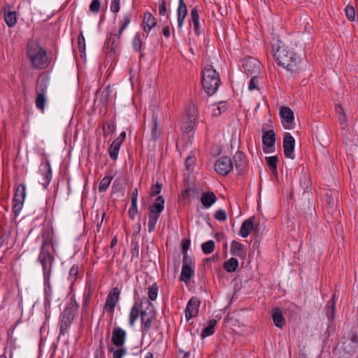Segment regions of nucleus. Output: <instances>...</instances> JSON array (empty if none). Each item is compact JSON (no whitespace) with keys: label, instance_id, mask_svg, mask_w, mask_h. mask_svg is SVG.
<instances>
[{"label":"nucleus","instance_id":"nucleus-1","mask_svg":"<svg viewBox=\"0 0 358 358\" xmlns=\"http://www.w3.org/2000/svg\"><path fill=\"white\" fill-rule=\"evenodd\" d=\"M274 57L278 65L293 72L297 69V61L294 51L280 40H277L273 45Z\"/></svg>","mask_w":358,"mask_h":358},{"label":"nucleus","instance_id":"nucleus-2","mask_svg":"<svg viewBox=\"0 0 358 358\" xmlns=\"http://www.w3.org/2000/svg\"><path fill=\"white\" fill-rule=\"evenodd\" d=\"M220 76L212 66L205 67L203 71L202 85L208 95H213L220 86Z\"/></svg>","mask_w":358,"mask_h":358},{"label":"nucleus","instance_id":"nucleus-3","mask_svg":"<svg viewBox=\"0 0 358 358\" xmlns=\"http://www.w3.org/2000/svg\"><path fill=\"white\" fill-rule=\"evenodd\" d=\"M28 56L33 65L38 68H44L47 64L46 53L36 43H30L27 48Z\"/></svg>","mask_w":358,"mask_h":358},{"label":"nucleus","instance_id":"nucleus-4","mask_svg":"<svg viewBox=\"0 0 358 358\" xmlns=\"http://www.w3.org/2000/svg\"><path fill=\"white\" fill-rule=\"evenodd\" d=\"M164 208V199L162 196H159L155 203L149 208L148 227V232L152 233L155 229L156 223L161 213Z\"/></svg>","mask_w":358,"mask_h":358},{"label":"nucleus","instance_id":"nucleus-5","mask_svg":"<svg viewBox=\"0 0 358 358\" xmlns=\"http://www.w3.org/2000/svg\"><path fill=\"white\" fill-rule=\"evenodd\" d=\"M197 115L198 110L196 105L193 103H189L181 125V128L185 132H189L194 129Z\"/></svg>","mask_w":358,"mask_h":358},{"label":"nucleus","instance_id":"nucleus-6","mask_svg":"<svg viewBox=\"0 0 358 358\" xmlns=\"http://www.w3.org/2000/svg\"><path fill=\"white\" fill-rule=\"evenodd\" d=\"M47 246H49V243L45 241L41 247V254L38 257V260L42 265L43 274L45 278L48 277L50 275L53 262L52 256L50 254L49 251L46 250Z\"/></svg>","mask_w":358,"mask_h":358},{"label":"nucleus","instance_id":"nucleus-7","mask_svg":"<svg viewBox=\"0 0 358 358\" xmlns=\"http://www.w3.org/2000/svg\"><path fill=\"white\" fill-rule=\"evenodd\" d=\"M26 196V186L24 184L18 185L15 189V193L13 198V211L15 216L20 213L24 199Z\"/></svg>","mask_w":358,"mask_h":358},{"label":"nucleus","instance_id":"nucleus-8","mask_svg":"<svg viewBox=\"0 0 358 358\" xmlns=\"http://www.w3.org/2000/svg\"><path fill=\"white\" fill-rule=\"evenodd\" d=\"M141 317L142 321L141 331L143 338H144L147 334L150 335L151 324L152 320L155 317V314L152 308L150 307L141 311Z\"/></svg>","mask_w":358,"mask_h":358},{"label":"nucleus","instance_id":"nucleus-9","mask_svg":"<svg viewBox=\"0 0 358 358\" xmlns=\"http://www.w3.org/2000/svg\"><path fill=\"white\" fill-rule=\"evenodd\" d=\"M233 169L231 159L229 157L219 158L215 164V171L222 176L227 175Z\"/></svg>","mask_w":358,"mask_h":358},{"label":"nucleus","instance_id":"nucleus-10","mask_svg":"<svg viewBox=\"0 0 358 358\" xmlns=\"http://www.w3.org/2000/svg\"><path fill=\"white\" fill-rule=\"evenodd\" d=\"M243 67L245 73L250 76H257L260 72V62L255 58L245 59Z\"/></svg>","mask_w":358,"mask_h":358},{"label":"nucleus","instance_id":"nucleus-11","mask_svg":"<svg viewBox=\"0 0 358 358\" xmlns=\"http://www.w3.org/2000/svg\"><path fill=\"white\" fill-rule=\"evenodd\" d=\"M280 115L283 127L286 129H292L294 127V113L289 107H282Z\"/></svg>","mask_w":358,"mask_h":358},{"label":"nucleus","instance_id":"nucleus-12","mask_svg":"<svg viewBox=\"0 0 358 358\" xmlns=\"http://www.w3.org/2000/svg\"><path fill=\"white\" fill-rule=\"evenodd\" d=\"M73 307H67L64 311L60 324V334L64 335L71 324L75 317Z\"/></svg>","mask_w":358,"mask_h":358},{"label":"nucleus","instance_id":"nucleus-13","mask_svg":"<svg viewBox=\"0 0 358 358\" xmlns=\"http://www.w3.org/2000/svg\"><path fill=\"white\" fill-rule=\"evenodd\" d=\"M295 146V140L288 132L284 134L283 148L286 157L293 159L294 158V149Z\"/></svg>","mask_w":358,"mask_h":358},{"label":"nucleus","instance_id":"nucleus-14","mask_svg":"<svg viewBox=\"0 0 358 358\" xmlns=\"http://www.w3.org/2000/svg\"><path fill=\"white\" fill-rule=\"evenodd\" d=\"M200 306V301L196 297L190 299L185 309V317L187 320H189L192 317L197 315L199 313V308Z\"/></svg>","mask_w":358,"mask_h":358},{"label":"nucleus","instance_id":"nucleus-15","mask_svg":"<svg viewBox=\"0 0 358 358\" xmlns=\"http://www.w3.org/2000/svg\"><path fill=\"white\" fill-rule=\"evenodd\" d=\"M127 333L120 327H115L112 332L111 342L116 347H122L126 341Z\"/></svg>","mask_w":358,"mask_h":358},{"label":"nucleus","instance_id":"nucleus-16","mask_svg":"<svg viewBox=\"0 0 358 358\" xmlns=\"http://www.w3.org/2000/svg\"><path fill=\"white\" fill-rule=\"evenodd\" d=\"M262 141L264 145V150L265 152H273V148L275 142V136L273 130H268L264 132Z\"/></svg>","mask_w":358,"mask_h":358},{"label":"nucleus","instance_id":"nucleus-17","mask_svg":"<svg viewBox=\"0 0 358 358\" xmlns=\"http://www.w3.org/2000/svg\"><path fill=\"white\" fill-rule=\"evenodd\" d=\"M120 291L118 288H114L113 292H110L106 299L104 309L107 312H112L116 306L119 299Z\"/></svg>","mask_w":358,"mask_h":358},{"label":"nucleus","instance_id":"nucleus-18","mask_svg":"<svg viewBox=\"0 0 358 358\" xmlns=\"http://www.w3.org/2000/svg\"><path fill=\"white\" fill-rule=\"evenodd\" d=\"M120 36L119 34H112L106 44V50L108 54L113 55L116 52L120 45Z\"/></svg>","mask_w":358,"mask_h":358},{"label":"nucleus","instance_id":"nucleus-19","mask_svg":"<svg viewBox=\"0 0 358 358\" xmlns=\"http://www.w3.org/2000/svg\"><path fill=\"white\" fill-rule=\"evenodd\" d=\"M187 14V9L185 3L184 2L183 0H179V5L177 10V26L179 29H182Z\"/></svg>","mask_w":358,"mask_h":358},{"label":"nucleus","instance_id":"nucleus-20","mask_svg":"<svg viewBox=\"0 0 358 358\" xmlns=\"http://www.w3.org/2000/svg\"><path fill=\"white\" fill-rule=\"evenodd\" d=\"M156 20L154 16L149 12H146L143 16V35L148 37L149 31L156 25Z\"/></svg>","mask_w":358,"mask_h":358},{"label":"nucleus","instance_id":"nucleus-21","mask_svg":"<svg viewBox=\"0 0 358 358\" xmlns=\"http://www.w3.org/2000/svg\"><path fill=\"white\" fill-rule=\"evenodd\" d=\"M41 171H43L42 175L43 176V178L41 181L39 180V182L43 186V187H46L51 180V169L50 164L47 162L42 164Z\"/></svg>","mask_w":358,"mask_h":358},{"label":"nucleus","instance_id":"nucleus-22","mask_svg":"<svg viewBox=\"0 0 358 358\" xmlns=\"http://www.w3.org/2000/svg\"><path fill=\"white\" fill-rule=\"evenodd\" d=\"M231 252L234 256L244 257L246 255V250L243 244L233 241L231 243Z\"/></svg>","mask_w":358,"mask_h":358},{"label":"nucleus","instance_id":"nucleus-23","mask_svg":"<svg viewBox=\"0 0 358 358\" xmlns=\"http://www.w3.org/2000/svg\"><path fill=\"white\" fill-rule=\"evenodd\" d=\"M254 220L255 218L252 217L243 222L240 229V234L243 237L245 238L250 234L254 227Z\"/></svg>","mask_w":358,"mask_h":358},{"label":"nucleus","instance_id":"nucleus-24","mask_svg":"<svg viewBox=\"0 0 358 358\" xmlns=\"http://www.w3.org/2000/svg\"><path fill=\"white\" fill-rule=\"evenodd\" d=\"M234 160L235 166L237 169L241 171L245 169L247 166V161L243 152H237L234 157Z\"/></svg>","mask_w":358,"mask_h":358},{"label":"nucleus","instance_id":"nucleus-25","mask_svg":"<svg viewBox=\"0 0 358 358\" xmlns=\"http://www.w3.org/2000/svg\"><path fill=\"white\" fill-rule=\"evenodd\" d=\"M216 196L212 192H205L201 197V201L204 208H210L215 201Z\"/></svg>","mask_w":358,"mask_h":358},{"label":"nucleus","instance_id":"nucleus-26","mask_svg":"<svg viewBox=\"0 0 358 358\" xmlns=\"http://www.w3.org/2000/svg\"><path fill=\"white\" fill-rule=\"evenodd\" d=\"M48 81L49 79L45 76L39 77L36 87V93L45 95L48 87Z\"/></svg>","mask_w":358,"mask_h":358},{"label":"nucleus","instance_id":"nucleus-27","mask_svg":"<svg viewBox=\"0 0 358 358\" xmlns=\"http://www.w3.org/2000/svg\"><path fill=\"white\" fill-rule=\"evenodd\" d=\"M193 266L190 264L182 265L180 280L187 282L190 280L193 274Z\"/></svg>","mask_w":358,"mask_h":358},{"label":"nucleus","instance_id":"nucleus-28","mask_svg":"<svg viewBox=\"0 0 358 358\" xmlns=\"http://www.w3.org/2000/svg\"><path fill=\"white\" fill-rule=\"evenodd\" d=\"M4 20L9 27L15 25L17 22V15L14 11H7L6 8H3Z\"/></svg>","mask_w":358,"mask_h":358},{"label":"nucleus","instance_id":"nucleus-29","mask_svg":"<svg viewBox=\"0 0 358 358\" xmlns=\"http://www.w3.org/2000/svg\"><path fill=\"white\" fill-rule=\"evenodd\" d=\"M191 20L192 22L194 31L197 35H199L200 31V22H199V15L198 13V10L196 8H194L191 10Z\"/></svg>","mask_w":358,"mask_h":358},{"label":"nucleus","instance_id":"nucleus-30","mask_svg":"<svg viewBox=\"0 0 358 358\" xmlns=\"http://www.w3.org/2000/svg\"><path fill=\"white\" fill-rule=\"evenodd\" d=\"M120 140H115L110 146L109 155L112 159L116 160L118 157L119 150L121 145Z\"/></svg>","mask_w":358,"mask_h":358},{"label":"nucleus","instance_id":"nucleus-31","mask_svg":"<svg viewBox=\"0 0 358 358\" xmlns=\"http://www.w3.org/2000/svg\"><path fill=\"white\" fill-rule=\"evenodd\" d=\"M358 345V336L352 335L350 340L344 342L343 347L344 350L347 352H352V349Z\"/></svg>","mask_w":358,"mask_h":358},{"label":"nucleus","instance_id":"nucleus-32","mask_svg":"<svg viewBox=\"0 0 358 358\" xmlns=\"http://www.w3.org/2000/svg\"><path fill=\"white\" fill-rule=\"evenodd\" d=\"M238 266V261L231 257L224 263V268L229 273L234 272Z\"/></svg>","mask_w":358,"mask_h":358},{"label":"nucleus","instance_id":"nucleus-33","mask_svg":"<svg viewBox=\"0 0 358 358\" xmlns=\"http://www.w3.org/2000/svg\"><path fill=\"white\" fill-rule=\"evenodd\" d=\"M272 317L275 326L282 327L285 324V318L283 317L282 313L278 309H275L273 311Z\"/></svg>","mask_w":358,"mask_h":358},{"label":"nucleus","instance_id":"nucleus-34","mask_svg":"<svg viewBox=\"0 0 358 358\" xmlns=\"http://www.w3.org/2000/svg\"><path fill=\"white\" fill-rule=\"evenodd\" d=\"M217 324L216 320H210L207 326L203 329L201 336L205 338L206 336H209L214 333V328L215 324Z\"/></svg>","mask_w":358,"mask_h":358},{"label":"nucleus","instance_id":"nucleus-35","mask_svg":"<svg viewBox=\"0 0 358 358\" xmlns=\"http://www.w3.org/2000/svg\"><path fill=\"white\" fill-rule=\"evenodd\" d=\"M46 96L45 95H43V94H36V97L35 100L36 106L37 108L43 112L45 109V105L46 103Z\"/></svg>","mask_w":358,"mask_h":358},{"label":"nucleus","instance_id":"nucleus-36","mask_svg":"<svg viewBox=\"0 0 358 358\" xmlns=\"http://www.w3.org/2000/svg\"><path fill=\"white\" fill-rule=\"evenodd\" d=\"M227 109V105L224 102H220L217 105H213L212 108V115L217 116Z\"/></svg>","mask_w":358,"mask_h":358},{"label":"nucleus","instance_id":"nucleus-37","mask_svg":"<svg viewBox=\"0 0 358 358\" xmlns=\"http://www.w3.org/2000/svg\"><path fill=\"white\" fill-rule=\"evenodd\" d=\"M139 315V310L138 306L135 304L132 308L131 309L130 313H129V324L131 326H134L135 322L138 319Z\"/></svg>","mask_w":358,"mask_h":358},{"label":"nucleus","instance_id":"nucleus-38","mask_svg":"<svg viewBox=\"0 0 358 358\" xmlns=\"http://www.w3.org/2000/svg\"><path fill=\"white\" fill-rule=\"evenodd\" d=\"M201 249L203 253L208 255L213 252L215 249V242L212 240L208 241L201 245Z\"/></svg>","mask_w":358,"mask_h":358},{"label":"nucleus","instance_id":"nucleus-39","mask_svg":"<svg viewBox=\"0 0 358 358\" xmlns=\"http://www.w3.org/2000/svg\"><path fill=\"white\" fill-rule=\"evenodd\" d=\"M335 311V301L334 299H331L327 303V316L329 318H334Z\"/></svg>","mask_w":358,"mask_h":358},{"label":"nucleus","instance_id":"nucleus-40","mask_svg":"<svg viewBox=\"0 0 358 358\" xmlns=\"http://www.w3.org/2000/svg\"><path fill=\"white\" fill-rule=\"evenodd\" d=\"M111 180L112 177L107 176L103 178L99 183V190L100 192H105L108 188Z\"/></svg>","mask_w":358,"mask_h":358},{"label":"nucleus","instance_id":"nucleus-41","mask_svg":"<svg viewBox=\"0 0 358 358\" xmlns=\"http://www.w3.org/2000/svg\"><path fill=\"white\" fill-rule=\"evenodd\" d=\"M159 124L157 122V120L156 117H152V136L155 139H157L159 137L160 131L158 129Z\"/></svg>","mask_w":358,"mask_h":358},{"label":"nucleus","instance_id":"nucleus-42","mask_svg":"<svg viewBox=\"0 0 358 358\" xmlns=\"http://www.w3.org/2000/svg\"><path fill=\"white\" fill-rule=\"evenodd\" d=\"M345 11L346 17L350 21L353 22L355 20V11L353 6L348 5Z\"/></svg>","mask_w":358,"mask_h":358},{"label":"nucleus","instance_id":"nucleus-43","mask_svg":"<svg viewBox=\"0 0 358 358\" xmlns=\"http://www.w3.org/2000/svg\"><path fill=\"white\" fill-rule=\"evenodd\" d=\"M110 351L113 352V358H122L127 353L126 348L114 350L111 348H110Z\"/></svg>","mask_w":358,"mask_h":358},{"label":"nucleus","instance_id":"nucleus-44","mask_svg":"<svg viewBox=\"0 0 358 358\" xmlns=\"http://www.w3.org/2000/svg\"><path fill=\"white\" fill-rule=\"evenodd\" d=\"M336 110L338 115V120L342 124H345L346 122V116L345 115L343 108L341 106H338L336 107Z\"/></svg>","mask_w":358,"mask_h":358},{"label":"nucleus","instance_id":"nucleus-45","mask_svg":"<svg viewBox=\"0 0 358 358\" xmlns=\"http://www.w3.org/2000/svg\"><path fill=\"white\" fill-rule=\"evenodd\" d=\"M130 23V15L129 14H126L124 16L123 22L119 30V35L121 36L123 31Z\"/></svg>","mask_w":358,"mask_h":358},{"label":"nucleus","instance_id":"nucleus-46","mask_svg":"<svg viewBox=\"0 0 358 358\" xmlns=\"http://www.w3.org/2000/svg\"><path fill=\"white\" fill-rule=\"evenodd\" d=\"M266 162L272 170H275L277 167L278 157L275 156L266 157Z\"/></svg>","mask_w":358,"mask_h":358},{"label":"nucleus","instance_id":"nucleus-47","mask_svg":"<svg viewBox=\"0 0 358 358\" xmlns=\"http://www.w3.org/2000/svg\"><path fill=\"white\" fill-rule=\"evenodd\" d=\"M132 45L134 50L139 51L141 49L142 42L138 34L135 36L132 41Z\"/></svg>","mask_w":358,"mask_h":358},{"label":"nucleus","instance_id":"nucleus-48","mask_svg":"<svg viewBox=\"0 0 358 358\" xmlns=\"http://www.w3.org/2000/svg\"><path fill=\"white\" fill-rule=\"evenodd\" d=\"M214 217L217 220L224 221L227 219V213L224 210L220 209L215 213Z\"/></svg>","mask_w":358,"mask_h":358},{"label":"nucleus","instance_id":"nucleus-49","mask_svg":"<svg viewBox=\"0 0 358 358\" xmlns=\"http://www.w3.org/2000/svg\"><path fill=\"white\" fill-rule=\"evenodd\" d=\"M251 79L249 83L248 89L250 91H252L254 90H258V80L257 79V76H251Z\"/></svg>","mask_w":358,"mask_h":358},{"label":"nucleus","instance_id":"nucleus-50","mask_svg":"<svg viewBox=\"0 0 358 358\" xmlns=\"http://www.w3.org/2000/svg\"><path fill=\"white\" fill-rule=\"evenodd\" d=\"M90 10L92 13H98L100 10V1L99 0H93L90 6Z\"/></svg>","mask_w":358,"mask_h":358},{"label":"nucleus","instance_id":"nucleus-51","mask_svg":"<svg viewBox=\"0 0 358 358\" xmlns=\"http://www.w3.org/2000/svg\"><path fill=\"white\" fill-rule=\"evenodd\" d=\"M300 184H301V187H303V189H304V191L308 190V189L310 187V184L309 178L306 176H303L300 180Z\"/></svg>","mask_w":358,"mask_h":358},{"label":"nucleus","instance_id":"nucleus-52","mask_svg":"<svg viewBox=\"0 0 358 358\" xmlns=\"http://www.w3.org/2000/svg\"><path fill=\"white\" fill-rule=\"evenodd\" d=\"M157 287L154 285L149 288L148 296L150 300L154 301L157 299Z\"/></svg>","mask_w":358,"mask_h":358},{"label":"nucleus","instance_id":"nucleus-53","mask_svg":"<svg viewBox=\"0 0 358 358\" xmlns=\"http://www.w3.org/2000/svg\"><path fill=\"white\" fill-rule=\"evenodd\" d=\"M162 185L159 182H157L156 185H153L151 188V196H155L160 193L162 189Z\"/></svg>","mask_w":358,"mask_h":358},{"label":"nucleus","instance_id":"nucleus-54","mask_svg":"<svg viewBox=\"0 0 358 358\" xmlns=\"http://www.w3.org/2000/svg\"><path fill=\"white\" fill-rule=\"evenodd\" d=\"M103 135L104 136L108 135L110 131L113 132L115 129V123L113 122H108L107 124V130H106L105 126L103 127Z\"/></svg>","mask_w":358,"mask_h":358},{"label":"nucleus","instance_id":"nucleus-55","mask_svg":"<svg viewBox=\"0 0 358 358\" xmlns=\"http://www.w3.org/2000/svg\"><path fill=\"white\" fill-rule=\"evenodd\" d=\"M138 213L137 203H131V208L129 210V215L134 219Z\"/></svg>","mask_w":358,"mask_h":358},{"label":"nucleus","instance_id":"nucleus-56","mask_svg":"<svg viewBox=\"0 0 358 358\" xmlns=\"http://www.w3.org/2000/svg\"><path fill=\"white\" fill-rule=\"evenodd\" d=\"M78 274V267L77 266H73L69 271V277L71 280H75L76 276Z\"/></svg>","mask_w":358,"mask_h":358},{"label":"nucleus","instance_id":"nucleus-57","mask_svg":"<svg viewBox=\"0 0 358 358\" xmlns=\"http://www.w3.org/2000/svg\"><path fill=\"white\" fill-rule=\"evenodd\" d=\"M120 0H112L110 10L113 13H117L120 10Z\"/></svg>","mask_w":358,"mask_h":358},{"label":"nucleus","instance_id":"nucleus-58","mask_svg":"<svg viewBox=\"0 0 358 358\" xmlns=\"http://www.w3.org/2000/svg\"><path fill=\"white\" fill-rule=\"evenodd\" d=\"M159 13L161 15H165L166 13V6L165 0H160Z\"/></svg>","mask_w":358,"mask_h":358},{"label":"nucleus","instance_id":"nucleus-59","mask_svg":"<svg viewBox=\"0 0 358 358\" xmlns=\"http://www.w3.org/2000/svg\"><path fill=\"white\" fill-rule=\"evenodd\" d=\"M78 45L80 51H84L85 48V38L82 34L78 36Z\"/></svg>","mask_w":358,"mask_h":358},{"label":"nucleus","instance_id":"nucleus-60","mask_svg":"<svg viewBox=\"0 0 358 358\" xmlns=\"http://www.w3.org/2000/svg\"><path fill=\"white\" fill-rule=\"evenodd\" d=\"M185 264L192 265V259L187 255V252H183L182 265Z\"/></svg>","mask_w":358,"mask_h":358},{"label":"nucleus","instance_id":"nucleus-61","mask_svg":"<svg viewBox=\"0 0 358 358\" xmlns=\"http://www.w3.org/2000/svg\"><path fill=\"white\" fill-rule=\"evenodd\" d=\"M194 162V159L192 157H188L185 161V166L187 170L190 169V166Z\"/></svg>","mask_w":358,"mask_h":358},{"label":"nucleus","instance_id":"nucleus-62","mask_svg":"<svg viewBox=\"0 0 358 358\" xmlns=\"http://www.w3.org/2000/svg\"><path fill=\"white\" fill-rule=\"evenodd\" d=\"M138 190L134 189L131 194V203H137Z\"/></svg>","mask_w":358,"mask_h":358},{"label":"nucleus","instance_id":"nucleus-63","mask_svg":"<svg viewBox=\"0 0 358 358\" xmlns=\"http://www.w3.org/2000/svg\"><path fill=\"white\" fill-rule=\"evenodd\" d=\"M189 241H183L182 242V252H187L189 247Z\"/></svg>","mask_w":358,"mask_h":358},{"label":"nucleus","instance_id":"nucleus-64","mask_svg":"<svg viewBox=\"0 0 358 358\" xmlns=\"http://www.w3.org/2000/svg\"><path fill=\"white\" fill-rule=\"evenodd\" d=\"M163 34L166 38L170 36V30L169 27L166 26L163 29Z\"/></svg>","mask_w":358,"mask_h":358}]
</instances>
